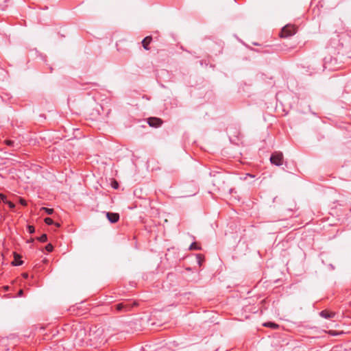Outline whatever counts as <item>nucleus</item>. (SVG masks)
Wrapping results in <instances>:
<instances>
[{
    "instance_id": "obj_1",
    "label": "nucleus",
    "mask_w": 351,
    "mask_h": 351,
    "mask_svg": "<svg viewBox=\"0 0 351 351\" xmlns=\"http://www.w3.org/2000/svg\"><path fill=\"white\" fill-rule=\"evenodd\" d=\"M296 33V27L294 25H285L281 32L280 36L282 38L289 37Z\"/></svg>"
},
{
    "instance_id": "obj_2",
    "label": "nucleus",
    "mask_w": 351,
    "mask_h": 351,
    "mask_svg": "<svg viewBox=\"0 0 351 351\" xmlns=\"http://www.w3.org/2000/svg\"><path fill=\"white\" fill-rule=\"evenodd\" d=\"M270 161L272 164H274L275 165H277V166L282 165V161H283L282 154L279 152H276L273 153L270 158Z\"/></svg>"
},
{
    "instance_id": "obj_3",
    "label": "nucleus",
    "mask_w": 351,
    "mask_h": 351,
    "mask_svg": "<svg viewBox=\"0 0 351 351\" xmlns=\"http://www.w3.org/2000/svg\"><path fill=\"white\" fill-rule=\"evenodd\" d=\"M93 335V340L97 342H101L105 337V335H104V330L98 329L95 331H94L92 334Z\"/></svg>"
},
{
    "instance_id": "obj_4",
    "label": "nucleus",
    "mask_w": 351,
    "mask_h": 351,
    "mask_svg": "<svg viewBox=\"0 0 351 351\" xmlns=\"http://www.w3.org/2000/svg\"><path fill=\"white\" fill-rule=\"evenodd\" d=\"M147 123L150 127L158 128L162 125V121L160 118L150 117L147 119Z\"/></svg>"
},
{
    "instance_id": "obj_5",
    "label": "nucleus",
    "mask_w": 351,
    "mask_h": 351,
    "mask_svg": "<svg viewBox=\"0 0 351 351\" xmlns=\"http://www.w3.org/2000/svg\"><path fill=\"white\" fill-rule=\"evenodd\" d=\"M106 217L111 223H116L119 219V215L116 213H106Z\"/></svg>"
},
{
    "instance_id": "obj_6",
    "label": "nucleus",
    "mask_w": 351,
    "mask_h": 351,
    "mask_svg": "<svg viewBox=\"0 0 351 351\" xmlns=\"http://www.w3.org/2000/svg\"><path fill=\"white\" fill-rule=\"evenodd\" d=\"M320 315L326 319L332 318L335 316V313L332 311H322Z\"/></svg>"
},
{
    "instance_id": "obj_7",
    "label": "nucleus",
    "mask_w": 351,
    "mask_h": 351,
    "mask_svg": "<svg viewBox=\"0 0 351 351\" xmlns=\"http://www.w3.org/2000/svg\"><path fill=\"white\" fill-rule=\"evenodd\" d=\"M152 36H146L142 41V45H143V47L146 50H149V48L148 47V45H149V43L152 42Z\"/></svg>"
},
{
    "instance_id": "obj_8",
    "label": "nucleus",
    "mask_w": 351,
    "mask_h": 351,
    "mask_svg": "<svg viewBox=\"0 0 351 351\" xmlns=\"http://www.w3.org/2000/svg\"><path fill=\"white\" fill-rule=\"evenodd\" d=\"M14 261L12 263V264L13 265L18 266V265H21L23 264V262L20 260L21 256L19 254H18L17 253L14 252Z\"/></svg>"
},
{
    "instance_id": "obj_9",
    "label": "nucleus",
    "mask_w": 351,
    "mask_h": 351,
    "mask_svg": "<svg viewBox=\"0 0 351 351\" xmlns=\"http://www.w3.org/2000/svg\"><path fill=\"white\" fill-rule=\"evenodd\" d=\"M0 198L1 199V200L3 202H5L7 204H8L10 208H14L15 207L14 204H13L12 202H10V201H7L6 196L5 195H3V193H0Z\"/></svg>"
},
{
    "instance_id": "obj_10",
    "label": "nucleus",
    "mask_w": 351,
    "mask_h": 351,
    "mask_svg": "<svg viewBox=\"0 0 351 351\" xmlns=\"http://www.w3.org/2000/svg\"><path fill=\"white\" fill-rule=\"evenodd\" d=\"M263 326L265 327H269L273 329L278 328L279 326L273 322H266L263 324Z\"/></svg>"
},
{
    "instance_id": "obj_11",
    "label": "nucleus",
    "mask_w": 351,
    "mask_h": 351,
    "mask_svg": "<svg viewBox=\"0 0 351 351\" xmlns=\"http://www.w3.org/2000/svg\"><path fill=\"white\" fill-rule=\"evenodd\" d=\"M196 258L197 259L199 265L201 266L202 265V263L204 261V256L202 254H197Z\"/></svg>"
},
{
    "instance_id": "obj_12",
    "label": "nucleus",
    "mask_w": 351,
    "mask_h": 351,
    "mask_svg": "<svg viewBox=\"0 0 351 351\" xmlns=\"http://www.w3.org/2000/svg\"><path fill=\"white\" fill-rule=\"evenodd\" d=\"M189 250H201V247L199 246L196 243H193L190 245Z\"/></svg>"
},
{
    "instance_id": "obj_13",
    "label": "nucleus",
    "mask_w": 351,
    "mask_h": 351,
    "mask_svg": "<svg viewBox=\"0 0 351 351\" xmlns=\"http://www.w3.org/2000/svg\"><path fill=\"white\" fill-rule=\"evenodd\" d=\"M37 239L40 242H45L47 240V234H43L40 237H38Z\"/></svg>"
},
{
    "instance_id": "obj_14",
    "label": "nucleus",
    "mask_w": 351,
    "mask_h": 351,
    "mask_svg": "<svg viewBox=\"0 0 351 351\" xmlns=\"http://www.w3.org/2000/svg\"><path fill=\"white\" fill-rule=\"evenodd\" d=\"M41 210H45L47 214L51 215L53 213V209L45 207L41 208Z\"/></svg>"
},
{
    "instance_id": "obj_15",
    "label": "nucleus",
    "mask_w": 351,
    "mask_h": 351,
    "mask_svg": "<svg viewBox=\"0 0 351 351\" xmlns=\"http://www.w3.org/2000/svg\"><path fill=\"white\" fill-rule=\"evenodd\" d=\"M111 185H112V187L115 189H118V187H119V184H118V182L115 180H113L112 181Z\"/></svg>"
},
{
    "instance_id": "obj_16",
    "label": "nucleus",
    "mask_w": 351,
    "mask_h": 351,
    "mask_svg": "<svg viewBox=\"0 0 351 351\" xmlns=\"http://www.w3.org/2000/svg\"><path fill=\"white\" fill-rule=\"evenodd\" d=\"M45 222L47 224V225H51L53 223V221L52 220V219L49 218V217H47L45 219Z\"/></svg>"
},
{
    "instance_id": "obj_17",
    "label": "nucleus",
    "mask_w": 351,
    "mask_h": 351,
    "mask_svg": "<svg viewBox=\"0 0 351 351\" xmlns=\"http://www.w3.org/2000/svg\"><path fill=\"white\" fill-rule=\"evenodd\" d=\"M45 249L48 252H51L53 250V245L51 243H49V244L46 245Z\"/></svg>"
},
{
    "instance_id": "obj_18",
    "label": "nucleus",
    "mask_w": 351,
    "mask_h": 351,
    "mask_svg": "<svg viewBox=\"0 0 351 351\" xmlns=\"http://www.w3.org/2000/svg\"><path fill=\"white\" fill-rule=\"evenodd\" d=\"M27 228H28L29 232L31 234L34 233L35 231V228L33 226H28Z\"/></svg>"
},
{
    "instance_id": "obj_19",
    "label": "nucleus",
    "mask_w": 351,
    "mask_h": 351,
    "mask_svg": "<svg viewBox=\"0 0 351 351\" xmlns=\"http://www.w3.org/2000/svg\"><path fill=\"white\" fill-rule=\"evenodd\" d=\"M123 307L124 306L122 304H119L117 305V309L118 311H121Z\"/></svg>"
},
{
    "instance_id": "obj_20",
    "label": "nucleus",
    "mask_w": 351,
    "mask_h": 351,
    "mask_svg": "<svg viewBox=\"0 0 351 351\" xmlns=\"http://www.w3.org/2000/svg\"><path fill=\"white\" fill-rule=\"evenodd\" d=\"M19 202L23 206H26L27 205L26 201L25 199H22V198H20Z\"/></svg>"
},
{
    "instance_id": "obj_21",
    "label": "nucleus",
    "mask_w": 351,
    "mask_h": 351,
    "mask_svg": "<svg viewBox=\"0 0 351 351\" xmlns=\"http://www.w3.org/2000/svg\"><path fill=\"white\" fill-rule=\"evenodd\" d=\"M247 177H250V178H254V176L252 175V174H250V173H246L245 175V177L243 178V180H246L247 179Z\"/></svg>"
},
{
    "instance_id": "obj_22",
    "label": "nucleus",
    "mask_w": 351,
    "mask_h": 351,
    "mask_svg": "<svg viewBox=\"0 0 351 351\" xmlns=\"http://www.w3.org/2000/svg\"><path fill=\"white\" fill-rule=\"evenodd\" d=\"M5 143H6V144H7V145H12L14 143V142H13V141H10V140L6 141H5Z\"/></svg>"
},
{
    "instance_id": "obj_23",
    "label": "nucleus",
    "mask_w": 351,
    "mask_h": 351,
    "mask_svg": "<svg viewBox=\"0 0 351 351\" xmlns=\"http://www.w3.org/2000/svg\"><path fill=\"white\" fill-rule=\"evenodd\" d=\"M329 333H330V334H331V335H337V334H338V333H337V332H336L335 331H332V330L330 331V332H329Z\"/></svg>"
},
{
    "instance_id": "obj_24",
    "label": "nucleus",
    "mask_w": 351,
    "mask_h": 351,
    "mask_svg": "<svg viewBox=\"0 0 351 351\" xmlns=\"http://www.w3.org/2000/svg\"><path fill=\"white\" fill-rule=\"evenodd\" d=\"M22 276L24 278H27L28 277V274L27 273H23Z\"/></svg>"
},
{
    "instance_id": "obj_25",
    "label": "nucleus",
    "mask_w": 351,
    "mask_h": 351,
    "mask_svg": "<svg viewBox=\"0 0 351 351\" xmlns=\"http://www.w3.org/2000/svg\"><path fill=\"white\" fill-rule=\"evenodd\" d=\"M23 290H22V289H21V290L19 291V293H18V295H19V296H21V295H23Z\"/></svg>"
},
{
    "instance_id": "obj_26",
    "label": "nucleus",
    "mask_w": 351,
    "mask_h": 351,
    "mask_svg": "<svg viewBox=\"0 0 351 351\" xmlns=\"http://www.w3.org/2000/svg\"><path fill=\"white\" fill-rule=\"evenodd\" d=\"M55 225L56 227H60V223H56Z\"/></svg>"
},
{
    "instance_id": "obj_27",
    "label": "nucleus",
    "mask_w": 351,
    "mask_h": 351,
    "mask_svg": "<svg viewBox=\"0 0 351 351\" xmlns=\"http://www.w3.org/2000/svg\"><path fill=\"white\" fill-rule=\"evenodd\" d=\"M1 200V199L0 198V201Z\"/></svg>"
}]
</instances>
